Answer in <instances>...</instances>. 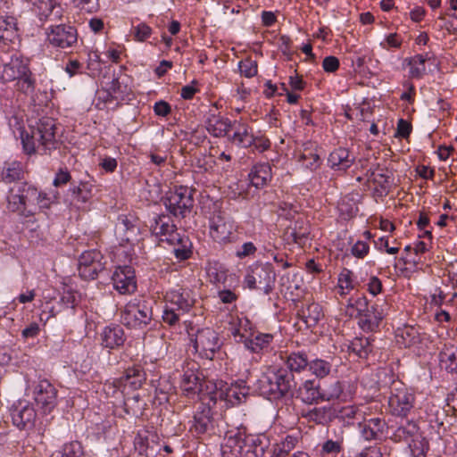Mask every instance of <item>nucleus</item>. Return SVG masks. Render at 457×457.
<instances>
[{"label": "nucleus", "instance_id": "obj_1", "mask_svg": "<svg viewBox=\"0 0 457 457\" xmlns=\"http://www.w3.org/2000/svg\"><path fill=\"white\" fill-rule=\"evenodd\" d=\"M57 127L55 120L50 117H43L27 130L21 132L23 151L30 155L36 153L45 154L57 148Z\"/></svg>", "mask_w": 457, "mask_h": 457}, {"label": "nucleus", "instance_id": "obj_2", "mask_svg": "<svg viewBox=\"0 0 457 457\" xmlns=\"http://www.w3.org/2000/svg\"><path fill=\"white\" fill-rule=\"evenodd\" d=\"M293 386L294 376L284 369L269 370L257 381L260 394L274 400L285 396Z\"/></svg>", "mask_w": 457, "mask_h": 457}, {"label": "nucleus", "instance_id": "obj_3", "mask_svg": "<svg viewBox=\"0 0 457 457\" xmlns=\"http://www.w3.org/2000/svg\"><path fill=\"white\" fill-rule=\"evenodd\" d=\"M221 451L224 457H264L265 445L259 437L237 432L227 437Z\"/></svg>", "mask_w": 457, "mask_h": 457}, {"label": "nucleus", "instance_id": "obj_4", "mask_svg": "<svg viewBox=\"0 0 457 457\" xmlns=\"http://www.w3.org/2000/svg\"><path fill=\"white\" fill-rule=\"evenodd\" d=\"M194 303L195 299L188 289L177 288L168 291L162 316L163 322L175 326L183 315L190 312Z\"/></svg>", "mask_w": 457, "mask_h": 457}, {"label": "nucleus", "instance_id": "obj_5", "mask_svg": "<svg viewBox=\"0 0 457 457\" xmlns=\"http://www.w3.org/2000/svg\"><path fill=\"white\" fill-rule=\"evenodd\" d=\"M120 318L127 328L144 329L153 320V310L148 301L135 297L124 305Z\"/></svg>", "mask_w": 457, "mask_h": 457}, {"label": "nucleus", "instance_id": "obj_6", "mask_svg": "<svg viewBox=\"0 0 457 457\" xmlns=\"http://www.w3.org/2000/svg\"><path fill=\"white\" fill-rule=\"evenodd\" d=\"M236 227L233 220L225 212L215 208L209 217V233L211 237L219 244L235 241Z\"/></svg>", "mask_w": 457, "mask_h": 457}, {"label": "nucleus", "instance_id": "obj_7", "mask_svg": "<svg viewBox=\"0 0 457 457\" xmlns=\"http://www.w3.org/2000/svg\"><path fill=\"white\" fill-rule=\"evenodd\" d=\"M275 281V272L270 264H256L250 268L244 278L245 286L249 289L262 288L269 294Z\"/></svg>", "mask_w": 457, "mask_h": 457}, {"label": "nucleus", "instance_id": "obj_8", "mask_svg": "<svg viewBox=\"0 0 457 457\" xmlns=\"http://www.w3.org/2000/svg\"><path fill=\"white\" fill-rule=\"evenodd\" d=\"M193 203L191 191L187 187H176L170 191L164 199L166 209L176 217H185L193 207Z\"/></svg>", "mask_w": 457, "mask_h": 457}, {"label": "nucleus", "instance_id": "obj_9", "mask_svg": "<svg viewBox=\"0 0 457 457\" xmlns=\"http://www.w3.org/2000/svg\"><path fill=\"white\" fill-rule=\"evenodd\" d=\"M193 342L195 352L208 360H212L220 348L218 334L210 328L198 329Z\"/></svg>", "mask_w": 457, "mask_h": 457}, {"label": "nucleus", "instance_id": "obj_10", "mask_svg": "<svg viewBox=\"0 0 457 457\" xmlns=\"http://www.w3.org/2000/svg\"><path fill=\"white\" fill-rule=\"evenodd\" d=\"M415 396L405 386H395L391 390L388 404L393 414L406 417L414 406Z\"/></svg>", "mask_w": 457, "mask_h": 457}, {"label": "nucleus", "instance_id": "obj_11", "mask_svg": "<svg viewBox=\"0 0 457 457\" xmlns=\"http://www.w3.org/2000/svg\"><path fill=\"white\" fill-rule=\"evenodd\" d=\"M46 41L54 47L67 48L77 43V29L70 25L50 26L46 29Z\"/></svg>", "mask_w": 457, "mask_h": 457}, {"label": "nucleus", "instance_id": "obj_12", "mask_svg": "<svg viewBox=\"0 0 457 457\" xmlns=\"http://www.w3.org/2000/svg\"><path fill=\"white\" fill-rule=\"evenodd\" d=\"M203 374L199 364L194 361H186L180 380V388L187 396H194L202 390Z\"/></svg>", "mask_w": 457, "mask_h": 457}, {"label": "nucleus", "instance_id": "obj_13", "mask_svg": "<svg viewBox=\"0 0 457 457\" xmlns=\"http://www.w3.org/2000/svg\"><path fill=\"white\" fill-rule=\"evenodd\" d=\"M33 397L44 413H50L57 405V390L46 379L39 380L34 386Z\"/></svg>", "mask_w": 457, "mask_h": 457}, {"label": "nucleus", "instance_id": "obj_14", "mask_svg": "<svg viewBox=\"0 0 457 457\" xmlns=\"http://www.w3.org/2000/svg\"><path fill=\"white\" fill-rule=\"evenodd\" d=\"M103 255L97 250L83 252L79 259V273L85 279H95L104 270Z\"/></svg>", "mask_w": 457, "mask_h": 457}, {"label": "nucleus", "instance_id": "obj_15", "mask_svg": "<svg viewBox=\"0 0 457 457\" xmlns=\"http://www.w3.org/2000/svg\"><path fill=\"white\" fill-rule=\"evenodd\" d=\"M11 417L14 426L27 429L34 427L37 412L29 401L19 400L11 409Z\"/></svg>", "mask_w": 457, "mask_h": 457}, {"label": "nucleus", "instance_id": "obj_16", "mask_svg": "<svg viewBox=\"0 0 457 457\" xmlns=\"http://www.w3.org/2000/svg\"><path fill=\"white\" fill-rule=\"evenodd\" d=\"M14 91L18 96L29 99L35 105L43 103L41 97L46 98V93L37 88L36 76L32 71L14 83Z\"/></svg>", "mask_w": 457, "mask_h": 457}, {"label": "nucleus", "instance_id": "obj_17", "mask_svg": "<svg viewBox=\"0 0 457 457\" xmlns=\"http://www.w3.org/2000/svg\"><path fill=\"white\" fill-rule=\"evenodd\" d=\"M135 450L146 457L155 454L159 451V436L154 430L139 429L134 438Z\"/></svg>", "mask_w": 457, "mask_h": 457}, {"label": "nucleus", "instance_id": "obj_18", "mask_svg": "<svg viewBox=\"0 0 457 457\" xmlns=\"http://www.w3.org/2000/svg\"><path fill=\"white\" fill-rule=\"evenodd\" d=\"M113 287L121 295L132 294L137 289L135 272L129 266L118 267L112 276Z\"/></svg>", "mask_w": 457, "mask_h": 457}, {"label": "nucleus", "instance_id": "obj_19", "mask_svg": "<svg viewBox=\"0 0 457 457\" xmlns=\"http://www.w3.org/2000/svg\"><path fill=\"white\" fill-rule=\"evenodd\" d=\"M154 235L159 237L160 241H165L170 245L179 244L181 237L177 231L176 226L166 217H158L154 224L151 226Z\"/></svg>", "mask_w": 457, "mask_h": 457}, {"label": "nucleus", "instance_id": "obj_20", "mask_svg": "<svg viewBox=\"0 0 457 457\" xmlns=\"http://www.w3.org/2000/svg\"><path fill=\"white\" fill-rule=\"evenodd\" d=\"M249 388L243 380L237 381L228 385L221 384L219 392V397L231 405H237L243 403L248 395Z\"/></svg>", "mask_w": 457, "mask_h": 457}, {"label": "nucleus", "instance_id": "obj_21", "mask_svg": "<svg viewBox=\"0 0 457 457\" xmlns=\"http://www.w3.org/2000/svg\"><path fill=\"white\" fill-rule=\"evenodd\" d=\"M29 61L21 57H12L2 70V79L6 82H16L30 72Z\"/></svg>", "mask_w": 457, "mask_h": 457}, {"label": "nucleus", "instance_id": "obj_22", "mask_svg": "<svg viewBox=\"0 0 457 457\" xmlns=\"http://www.w3.org/2000/svg\"><path fill=\"white\" fill-rule=\"evenodd\" d=\"M386 310L387 304L386 303L373 304L360 319V324L362 329L368 331L375 330L386 315Z\"/></svg>", "mask_w": 457, "mask_h": 457}, {"label": "nucleus", "instance_id": "obj_23", "mask_svg": "<svg viewBox=\"0 0 457 457\" xmlns=\"http://www.w3.org/2000/svg\"><path fill=\"white\" fill-rule=\"evenodd\" d=\"M207 131L215 137H223L232 128V121L219 113L209 112L204 121Z\"/></svg>", "mask_w": 457, "mask_h": 457}, {"label": "nucleus", "instance_id": "obj_24", "mask_svg": "<svg viewBox=\"0 0 457 457\" xmlns=\"http://www.w3.org/2000/svg\"><path fill=\"white\" fill-rule=\"evenodd\" d=\"M234 132L228 136V140L239 147L247 148L252 146L253 142V135L251 127L241 121H234L232 128Z\"/></svg>", "mask_w": 457, "mask_h": 457}, {"label": "nucleus", "instance_id": "obj_25", "mask_svg": "<svg viewBox=\"0 0 457 457\" xmlns=\"http://www.w3.org/2000/svg\"><path fill=\"white\" fill-rule=\"evenodd\" d=\"M274 336L270 333L252 332L245 340V347L253 353L267 352L270 349Z\"/></svg>", "mask_w": 457, "mask_h": 457}, {"label": "nucleus", "instance_id": "obj_26", "mask_svg": "<svg viewBox=\"0 0 457 457\" xmlns=\"http://www.w3.org/2000/svg\"><path fill=\"white\" fill-rule=\"evenodd\" d=\"M101 344L104 347L115 349L123 345L125 342V333L123 328L119 326H106L100 334Z\"/></svg>", "mask_w": 457, "mask_h": 457}, {"label": "nucleus", "instance_id": "obj_27", "mask_svg": "<svg viewBox=\"0 0 457 457\" xmlns=\"http://www.w3.org/2000/svg\"><path fill=\"white\" fill-rule=\"evenodd\" d=\"M145 381V373L140 367L129 368L124 376L121 378V381H113L112 383H107L104 385L105 389L112 388V393H115L116 388L120 386V383L129 385L133 389L139 388Z\"/></svg>", "mask_w": 457, "mask_h": 457}, {"label": "nucleus", "instance_id": "obj_28", "mask_svg": "<svg viewBox=\"0 0 457 457\" xmlns=\"http://www.w3.org/2000/svg\"><path fill=\"white\" fill-rule=\"evenodd\" d=\"M228 330L237 342L245 344V340L250 337L252 333V324L245 316L231 317L228 323Z\"/></svg>", "mask_w": 457, "mask_h": 457}, {"label": "nucleus", "instance_id": "obj_29", "mask_svg": "<svg viewBox=\"0 0 457 457\" xmlns=\"http://www.w3.org/2000/svg\"><path fill=\"white\" fill-rule=\"evenodd\" d=\"M360 431L365 440H376L383 433L386 422L380 418H370L359 424Z\"/></svg>", "mask_w": 457, "mask_h": 457}, {"label": "nucleus", "instance_id": "obj_30", "mask_svg": "<svg viewBox=\"0 0 457 457\" xmlns=\"http://www.w3.org/2000/svg\"><path fill=\"white\" fill-rule=\"evenodd\" d=\"M299 397L307 404L321 402L320 385L314 379L305 380L298 389Z\"/></svg>", "mask_w": 457, "mask_h": 457}, {"label": "nucleus", "instance_id": "obj_31", "mask_svg": "<svg viewBox=\"0 0 457 457\" xmlns=\"http://www.w3.org/2000/svg\"><path fill=\"white\" fill-rule=\"evenodd\" d=\"M354 156L346 148H337L328 156V162L333 170H345L352 166Z\"/></svg>", "mask_w": 457, "mask_h": 457}, {"label": "nucleus", "instance_id": "obj_32", "mask_svg": "<svg viewBox=\"0 0 457 457\" xmlns=\"http://www.w3.org/2000/svg\"><path fill=\"white\" fill-rule=\"evenodd\" d=\"M272 178L271 167L269 163H258L249 173L251 184L256 188L263 187Z\"/></svg>", "mask_w": 457, "mask_h": 457}, {"label": "nucleus", "instance_id": "obj_33", "mask_svg": "<svg viewBox=\"0 0 457 457\" xmlns=\"http://www.w3.org/2000/svg\"><path fill=\"white\" fill-rule=\"evenodd\" d=\"M395 342L400 347H411L420 342V336L414 327L404 326L395 331Z\"/></svg>", "mask_w": 457, "mask_h": 457}, {"label": "nucleus", "instance_id": "obj_34", "mask_svg": "<svg viewBox=\"0 0 457 457\" xmlns=\"http://www.w3.org/2000/svg\"><path fill=\"white\" fill-rule=\"evenodd\" d=\"M439 364L441 369L448 372H457V346L445 345L439 353Z\"/></svg>", "mask_w": 457, "mask_h": 457}, {"label": "nucleus", "instance_id": "obj_35", "mask_svg": "<svg viewBox=\"0 0 457 457\" xmlns=\"http://www.w3.org/2000/svg\"><path fill=\"white\" fill-rule=\"evenodd\" d=\"M428 54H416L403 61V64L409 67V77L411 79H421L426 74V62Z\"/></svg>", "mask_w": 457, "mask_h": 457}, {"label": "nucleus", "instance_id": "obj_36", "mask_svg": "<svg viewBox=\"0 0 457 457\" xmlns=\"http://www.w3.org/2000/svg\"><path fill=\"white\" fill-rule=\"evenodd\" d=\"M212 423L211 410L204 408L200 411H196L192 420L190 431L197 436L204 434L208 431Z\"/></svg>", "mask_w": 457, "mask_h": 457}, {"label": "nucleus", "instance_id": "obj_37", "mask_svg": "<svg viewBox=\"0 0 457 457\" xmlns=\"http://www.w3.org/2000/svg\"><path fill=\"white\" fill-rule=\"evenodd\" d=\"M23 166L20 162H4L1 170V179L5 183L20 180L23 177Z\"/></svg>", "mask_w": 457, "mask_h": 457}, {"label": "nucleus", "instance_id": "obj_38", "mask_svg": "<svg viewBox=\"0 0 457 457\" xmlns=\"http://www.w3.org/2000/svg\"><path fill=\"white\" fill-rule=\"evenodd\" d=\"M8 208L12 212H21L26 209L23 192V183L14 186L9 191L7 196Z\"/></svg>", "mask_w": 457, "mask_h": 457}, {"label": "nucleus", "instance_id": "obj_39", "mask_svg": "<svg viewBox=\"0 0 457 457\" xmlns=\"http://www.w3.org/2000/svg\"><path fill=\"white\" fill-rule=\"evenodd\" d=\"M299 443V437L295 435H287L280 442L275 444L271 457H285L293 451Z\"/></svg>", "mask_w": 457, "mask_h": 457}, {"label": "nucleus", "instance_id": "obj_40", "mask_svg": "<svg viewBox=\"0 0 457 457\" xmlns=\"http://www.w3.org/2000/svg\"><path fill=\"white\" fill-rule=\"evenodd\" d=\"M331 409L329 407H314L308 411H302V417L309 422L325 424L330 420Z\"/></svg>", "mask_w": 457, "mask_h": 457}, {"label": "nucleus", "instance_id": "obj_41", "mask_svg": "<svg viewBox=\"0 0 457 457\" xmlns=\"http://www.w3.org/2000/svg\"><path fill=\"white\" fill-rule=\"evenodd\" d=\"M116 231L123 241L131 242L136 239L138 228L127 217H120L116 225Z\"/></svg>", "mask_w": 457, "mask_h": 457}, {"label": "nucleus", "instance_id": "obj_42", "mask_svg": "<svg viewBox=\"0 0 457 457\" xmlns=\"http://www.w3.org/2000/svg\"><path fill=\"white\" fill-rule=\"evenodd\" d=\"M286 364L291 371L301 372L309 365L307 354L303 352H293L287 356Z\"/></svg>", "mask_w": 457, "mask_h": 457}, {"label": "nucleus", "instance_id": "obj_43", "mask_svg": "<svg viewBox=\"0 0 457 457\" xmlns=\"http://www.w3.org/2000/svg\"><path fill=\"white\" fill-rule=\"evenodd\" d=\"M16 21L11 16H0V41H12L16 35Z\"/></svg>", "mask_w": 457, "mask_h": 457}, {"label": "nucleus", "instance_id": "obj_44", "mask_svg": "<svg viewBox=\"0 0 457 457\" xmlns=\"http://www.w3.org/2000/svg\"><path fill=\"white\" fill-rule=\"evenodd\" d=\"M343 392L340 381L333 380L328 385L320 386V396L322 401H331L339 398Z\"/></svg>", "mask_w": 457, "mask_h": 457}, {"label": "nucleus", "instance_id": "obj_45", "mask_svg": "<svg viewBox=\"0 0 457 457\" xmlns=\"http://www.w3.org/2000/svg\"><path fill=\"white\" fill-rule=\"evenodd\" d=\"M332 366L329 361L318 358L309 361L308 365L310 371L320 378L327 377L330 373Z\"/></svg>", "mask_w": 457, "mask_h": 457}, {"label": "nucleus", "instance_id": "obj_46", "mask_svg": "<svg viewBox=\"0 0 457 457\" xmlns=\"http://www.w3.org/2000/svg\"><path fill=\"white\" fill-rule=\"evenodd\" d=\"M84 455L82 445L78 441L65 444L62 450L54 453L51 457H82Z\"/></svg>", "mask_w": 457, "mask_h": 457}, {"label": "nucleus", "instance_id": "obj_47", "mask_svg": "<svg viewBox=\"0 0 457 457\" xmlns=\"http://www.w3.org/2000/svg\"><path fill=\"white\" fill-rule=\"evenodd\" d=\"M71 192L78 202L85 204L93 196V185L89 182H80L71 189Z\"/></svg>", "mask_w": 457, "mask_h": 457}, {"label": "nucleus", "instance_id": "obj_48", "mask_svg": "<svg viewBox=\"0 0 457 457\" xmlns=\"http://www.w3.org/2000/svg\"><path fill=\"white\" fill-rule=\"evenodd\" d=\"M305 322L308 326H315L324 316L322 308L320 304L312 303L303 312Z\"/></svg>", "mask_w": 457, "mask_h": 457}, {"label": "nucleus", "instance_id": "obj_49", "mask_svg": "<svg viewBox=\"0 0 457 457\" xmlns=\"http://www.w3.org/2000/svg\"><path fill=\"white\" fill-rule=\"evenodd\" d=\"M353 271L348 269H343L338 275L337 285L340 289V295H345L354 288Z\"/></svg>", "mask_w": 457, "mask_h": 457}, {"label": "nucleus", "instance_id": "obj_50", "mask_svg": "<svg viewBox=\"0 0 457 457\" xmlns=\"http://www.w3.org/2000/svg\"><path fill=\"white\" fill-rule=\"evenodd\" d=\"M205 269L211 282L220 283L225 280L226 269L220 263L209 262Z\"/></svg>", "mask_w": 457, "mask_h": 457}, {"label": "nucleus", "instance_id": "obj_51", "mask_svg": "<svg viewBox=\"0 0 457 457\" xmlns=\"http://www.w3.org/2000/svg\"><path fill=\"white\" fill-rule=\"evenodd\" d=\"M350 349L360 358H366L371 352V345L369 338L367 337H357L352 341Z\"/></svg>", "mask_w": 457, "mask_h": 457}, {"label": "nucleus", "instance_id": "obj_52", "mask_svg": "<svg viewBox=\"0 0 457 457\" xmlns=\"http://www.w3.org/2000/svg\"><path fill=\"white\" fill-rule=\"evenodd\" d=\"M40 18H47L56 5L55 0H30Z\"/></svg>", "mask_w": 457, "mask_h": 457}, {"label": "nucleus", "instance_id": "obj_53", "mask_svg": "<svg viewBox=\"0 0 457 457\" xmlns=\"http://www.w3.org/2000/svg\"><path fill=\"white\" fill-rule=\"evenodd\" d=\"M403 39L398 33H389L385 36L384 40L379 43V46L384 50H390L392 48L398 49L402 46Z\"/></svg>", "mask_w": 457, "mask_h": 457}, {"label": "nucleus", "instance_id": "obj_54", "mask_svg": "<svg viewBox=\"0 0 457 457\" xmlns=\"http://www.w3.org/2000/svg\"><path fill=\"white\" fill-rule=\"evenodd\" d=\"M79 294L71 288H64L60 298V303L64 308L74 309L79 303Z\"/></svg>", "mask_w": 457, "mask_h": 457}, {"label": "nucleus", "instance_id": "obj_55", "mask_svg": "<svg viewBox=\"0 0 457 457\" xmlns=\"http://www.w3.org/2000/svg\"><path fill=\"white\" fill-rule=\"evenodd\" d=\"M238 67L241 74L246 78H253L258 72L257 62L251 58L240 61Z\"/></svg>", "mask_w": 457, "mask_h": 457}, {"label": "nucleus", "instance_id": "obj_56", "mask_svg": "<svg viewBox=\"0 0 457 457\" xmlns=\"http://www.w3.org/2000/svg\"><path fill=\"white\" fill-rule=\"evenodd\" d=\"M23 192L26 208L36 206L40 191L31 185L23 183Z\"/></svg>", "mask_w": 457, "mask_h": 457}, {"label": "nucleus", "instance_id": "obj_57", "mask_svg": "<svg viewBox=\"0 0 457 457\" xmlns=\"http://www.w3.org/2000/svg\"><path fill=\"white\" fill-rule=\"evenodd\" d=\"M153 29L146 23L141 22L133 27L132 34L134 39L138 42H144L152 35Z\"/></svg>", "mask_w": 457, "mask_h": 457}, {"label": "nucleus", "instance_id": "obj_58", "mask_svg": "<svg viewBox=\"0 0 457 457\" xmlns=\"http://www.w3.org/2000/svg\"><path fill=\"white\" fill-rule=\"evenodd\" d=\"M348 307L354 308L356 313L351 312L350 315H359L361 317L363 316V313L368 311V300L365 296H360L354 300L351 299Z\"/></svg>", "mask_w": 457, "mask_h": 457}, {"label": "nucleus", "instance_id": "obj_59", "mask_svg": "<svg viewBox=\"0 0 457 457\" xmlns=\"http://www.w3.org/2000/svg\"><path fill=\"white\" fill-rule=\"evenodd\" d=\"M300 162H303V165L311 170H315L319 168L320 164V160L318 154L310 153L308 154H303L300 156Z\"/></svg>", "mask_w": 457, "mask_h": 457}, {"label": "nucleus", "instance_id": "obj_60", "mask_svg": "<svg viewBox=\"0 0 457 457\" xmlns=\"http://www.w3.org/2000/svg\"><path fill=\"white\" fill-rule=\"evenodd\" d=\"M338 210L345 219H349L356 213L357 207L353 203L349 204L347 198L344 197L338 203Z\"/></svg>", "mask_w": 457, "mask_h": 457}, {"label": "nucleus", "instance_id": "obj_61", "mask_svg": "<svg viewBox=\"0 0 457 457\" xmlns=\"http://www.w3.org/2000/svg\"><path fill=\"white\" fill-rule=\"evenodd\" d=\"M118 166L117 160L113 157L103 155L99 157V167L105 172L112 173Z\"/></svg>", "mask_w": 457, "mask_h": 457}, {"label": "nucleus", "instance_id": "obj_62", "mask_svg": "<svg viewBox=\"0 0 457 457\" xmlns=\"http://www.w3.org/2000/svg\"><path fill=\"white\" fill-rule=\"evenodd\" d=\"M369 245L363 241H357L351 248L352 254L360 259L364 258L369 253Z\"/></svg>", "mask_w": 457, "mask_h": 457}, {"label": "nucleus", "instance_id": "obj_63", "mask_svg": "<svg viewBox=\"0 0 457 457\" xmlns=\"http://www.w3.org/2000/svg\"><path fill=\"white\" fill-rule=\"evenodd\" d=\"M366 287L368 292L374 296L381 293L383 288L381 280L376 276H371L369 278Z\"/></svg>", "mask_w": 457, "mask_h": 457}, {"label": "nucleus", "instance_id": "obj_64", "mask_svg": "<svg viewBox=\"0 0 457 457\" xmlns=\"http://www.w3.org/2000/svg\"><path fill=\"white\" fill-rule=\"evenodd\" d=\"M256 247L252 242L243 244L236 252V256L239 259L254 254Z\"/></svg>", "mask_w": 457, "mask_h": 457}]
</instances>
